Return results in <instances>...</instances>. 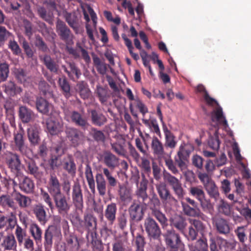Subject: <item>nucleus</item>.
Segmentation results:
<instances>
[{"label": "nucleus", "instance_id": "f257e3e1", "mask_svg": "<svg viewBox=\"0 0 251 251\" xmlns=\"http://www.w3.org/2000/svg\"><path fill=\"white\" fill-rule=\"evenodd\" d=\"M72 223L77 231L81 233L86 231L88 234L92 233L96 234L97 219L91 213L85 214L83 219H82L79 216L76 215Z\"/></svg>", "mask_w": 251, "mask_h": 251}, {"label": "nucleus", "instance_id": "f03ea898", "mask_svg": "<svg viewBox=\"0 0 251 251\" xmlns=\"http://www.w3.org/2000/svg\"><path fill=\"white\" fill-rule=\"evenodd\" d=\"M103 174L97 173L95 176L96 187L99 194L102 197L106 195L107 190V182L108 186L110 187H115L118 183V181L113 176L112 174L108 168L102 169Z\"/></svg>", "mask_w": 251, "mask_h": 251}, {"label": "nucleus", "instance_id": "7ed1b4c3", "mask_svg": "<svg viewBox=\"0 0 251 251\" xmlns=\"http://www.w3.org/2000/svg\"><path fill=\"white\" fill-rule=\"evenodd\" d=\"M163 236L170 251H177L182 244L179 234L174 229L167 230L163 233Z\"/></svg>", "mask_w": 251, "mask_h": 251}, {"label": "nucleus", "instance_id": "20e7f679", "mask_svg": "<svg viewBox=\"0 0 251 251\" xmlns=\"http://www.w3.org/2000/svg\"><path fill=\"white\" fill-rule=\"evenodd\" d=\"M66 137L74 147H78L82 144L85 139L83 133L78 128L75 127H67L65 130Z\"/></svg>", "mask_w": 251, "mask_h": 251}, {"label": "nucleus", "instance_id": "39448f33", "mask_svg": "<svg viewBox=\"0 0 251 251\" xmlns=\"http://www.w3.org/2000/svg\"><path fill=\"white\" fill-rule=\"evenodd\" d=\"M145 231L150 240H158L161 235V230L158 223L152 218H146L144 222Z\"/></svg>", "mask_w": 251, "mask_h": 251}, {"label": "nucleus", "instance_id": "423d86ee", "mask_svg": "<svg viewBox=\"0 0 251 251\" xmlns=\"http://www.w3.org/2000/svg\"><path fill=\"white\" fill-rule=\"evenodd\" d=\"M56 32L60 39L64 41L66 45H73L74 36L66 24L60 20L56 22Z\"/></svg>", "mask_w": 251, "mask_h": 251}, {"label": "nucleus", "instance_id": "0eeeda50", "mask_svg": "<svg viewBox=\"0 0 251 251\" xmlns=\"http://www.w3.org/2000/svg\"><path fill=\"white\" fill-rule=\"evenodd\" d=\"M155 187L160 199L165 207L170 206L176 201L164 183L156 184Z\"/></svg>", "mask_w": 251, "mask_h": 251}, {"label": "nucleus", "instance_id": "6e6552de", "mask_svg": "<svg viewBox=\"0 0 251 251\" xmlns=\"http://www.w3.org/2000/svg\"><path fill=\"white\" fill-rule=\"evenodd\" d=\"M53 200L58 214L62 216L68 214L72 206L70 198L62 193L53 197Z\"/></svg>", "mask_w": 251, "mask_h": 251}, {"label": "nucleus", "instance_id": "1a4fd4ad", "mask_svg": "<svg viewBox=\"0 0 251 251\" xmlns=\"http://www.w3.org/2000/svg\"><path fill=\"white\" fill-rule=\"evenodd\" d=\"M72 202L76 210L82 211L84 207L82 190L79 182H75L72 186Z\"/></svg>", "mask_w": 251, "mask_h": 251}, {"label": "nucleus", "instance_id": "9d476101", "mask_svg": "<svg viewBox=\"0 0 251 251\" xmlns=\"http://www.w3.org/2000/svg\"><path fill=\"white\" fill-rule=\"evenodd\" d=\"M190 151L185 144H181L178 149L176 155L175 156V161L181 170L185 169L190 154Z\"/></svg>", "mask_w": 251, "mask_h": 251}, {"label": "nucleus", "instance_id": "9b49d317", "mask_svg": "<svg viewBox=\"0 0 251 251\" xmlns=\"http://www.w3.org/2000/svg\"><path fill=\"white\" fill-rule=\"evenodd\" d=\"M18 183L14 182L15 185H18L20 190L24 193L29 194L33 193L35 184L34 181L27 176H25L22 173H19L17 177Z\"/></svg>", "mask_w": 251, "mask_h": 251}, {"label": "nucleus", "instance_id": "f8f14e48", "mask_svg": "<svg viewBox=\"0 0 251 251\" xmlns=\"http://www.w3.org/2000/svg\"><path fill=\"white\" fill-rule=\"evenodd\" d=\"M6 164L11 172L13 173H21V161L20 155L14 152L9 151L6 157Z\"/></svg>", "mask_w": 251, "mask_h": 251}, {"label": "nucleus", "instance_id": "ddd939ff", "mask_svg": "<svg viewBox=\"0 0 251 251\" xmlns=\"http://www.w3.org/2000/svg\"><path fill=\"white\" fill-rule=\"evenodd\" d=\"M211 220L213 226L218 233L224 235L229 234L230 227L227 220L219 216H214Z\"/></svg>", "mask_w": 251, "mask_h": 251}, {"label": "nucleus", "instance_id": "4468645a", "mask_svg": "<svg viewBox=\"0 0 251 251\" xmlns=\"http://www.w3.org/2000/svg\"><path fill=\"white\" fill-rule=\"evenodd\" d=\"M129 222L131 230L134 222H138L142 220L144 216L143 207L139 204L134 203L129 209Z\"/></svg>", "mask_w": 251, "mask_h": 251}, {"label": "nucleus", "instance_id": "2eb2a0df", "mask_svg": "<svg viewBox=\"0 0 251 251\" xmlns=\"http://www.w3.org/2000/svg\"><path fill=\"white\" fill-rule=\"evenodd\" d=\"M141 177V180L137 186L136 194L140 202L147 205V201L149 200V197L147 193V190L149 182L143 173H142Z\"/></svg>", "mask_w": 251, "mask_h": 251}, {"label": "nucleus", "instance_id": "dca6fc26", "mask_svg": "<svg viewBox=\"0 0 251 251\" xmlns=\"http://www.w3.org/2000/svg\"><path fill=\"white\" fill-rule=\"evenodd\" d=\"M13 136L15 150L19 151L22 155L27 156L29 149L25 144L24 134L17 132L14 133Z\"/></svg>", "mask_w": 251, "mask_h": 251}, {"label": "nucleus", "instance_id": "f3484780", "mask_svg": "<svg viewBox=\"0 0 251 251\" xmlns=\"http://www.w3.org/2000/svg\"><path fill=\"white\" fill-rule=\"evenodd\" d=\"M182 210L185 215L192 217H198L201 220L207 222L208 217L201 212L197 207H191L188 203L182 202L181 203Z\"/></svg>", "mask_w": 251, "mask_h": 251}, {"label": "nucleus", "instance_id": "a211bd4d", "mask_svg": "<svg viewBox=\"0 0 251 251\" xmlns=\"http://www.w3.org/2000/svg\"><path fill=\"white\" fill-rule=\"evenodd\" d=\"M48 189L52 198L62 194L61 184L54 173L50 175Z\"/></svg>", "mask_w": 251, "mask_h": 251}, {"label": "nucleus", "instance_id": "6ab92c4d", "mask_svg": "<svg viewBox=\"0 0 251 251\" xmlns=\"http://www.w3.org/2000/svg\"><path fill=\"white\" fill-rule=\"evenodd\" d=\"M71 122L76 126L80 127L82 129L85 130L89 126L86 116L76 111H73L70 113Z\"/></svg>", "mask_w": 251, "mask_h": 251}, {"label": "nucleus", "instance_id": "aec40b11", "mask_svg": "<svg viewBox=\"0 0 251 251\" xmlns=\"http://www.w3.org/2000/svg\"><path fill=\"white\" fill-rule=\"evenodd\" d=\"M56 234L60 235L61 232L54 226L49 227L45 232L44 246L46 251H50L52 247V238Z\"/></svg>", "mask_w": 251, "mask_h": 251}, {"label": "nucleus", "instance_id": "412c9836", "mask_svg": "<svg viewBox=\"0 0 251 251\" xmlns=\"http://www.w3.org/2000/svg\"><path fill=\"white\" fill-rule=\"evenodd\" d=\"M170 225L181 233H184L187 226L185 218L180 215L176 214L169 219Z\"/></svg>", "mask_w": 251, "mask_h": 251}, {"label": "nucleus", "instance_id": "4be33fe9", "mask_svg": "<svg viewBox=\"0 0 251 251\" xmlns=\"http://www.w3.org/2000/svg\"><path fill=\"white\" fill-rule=\"evenodd\" d=\"M36 107L40 113L46 115H51L53 107L51 103L42 97L37 98Z\"/></svg>", "mask_w": 251, "mask_h": 251}, {"label": "nucleus", "instance_id": "5701e85b", "mask_svg": "<svg viewBox=\"0 0 251 251\" xmlns=\"http://www.w3.org/2000/svg\"><path fill=\"white\" fill-rule=\"evenodd\" d=\"M14 196V190L11 193L0 195V206L3 208L16 210Z\"/></svg>", "mask_w": 251, "mask_h": 251}, {"label": "nucleus", "instance_id": "b1692460", "mask_svg": "<svg viewBox=\"0 0 251 251\" xmlns=\"http://www.w3.org/2000/svg\"><path fill=\"white\" fill-rule=\"evenodd\" d=\"M25 171L28 174L33 176L37 179L42 176V173L33 159L30 158L25 159Z\"/></svg>", "mask_w": 251, "mask_h": 251}, {"label": "nucleus", "instance_id": "393cba45", "mask_svg": "<svg viewBox=\"0 0 251 251\" xmlns=\"http://www.w3.org/2000/svg\"><path fill=\"white\" fill-rule=\"evenodd\" d=\"M103 163L109 169H114L119 165V159L109 151H104L101 156Z\"/></svg>", "mask_w": 251, "mask_h": 251}, {"label": "nucleus", "instance_id": "a878e982", "mask_svg": "<svg viewBox=\"0 0 251 251\" xmlns=\"http://www.w3.org/2000/svg\"><path fill=\"white\" fill-rule=\"evenodd\" d=\"M14 194L16 209L18 208V206L21 208L24 209L30 206L31 203V199L29 197L22 194L16 190H14Z\"/></svg>", "mask_w": 251, "mask_h": 251}, {"label": "nucleus", "instance_id": "bb28decb", "mask_svg": "<svg viewBox=\"0 0 251 251\" xmlns=\"http://www.w3.org/2000/svg\"><path fill=\"white\" fill-rule=\"evenodd\" d=\"M47 129L52 135H57L62 131L63 124L58 119H53L51 117L46 121Z\"/></svg>", "mask_w": 251, "mask_h": 251}, {"label": "nucleus", "instance_id": "cd10ccee", "mask_svg": "<svg viewBox=\"0 0 251 251\" xmlns=\"http://www.w3.org/2000/svg\"><path fill=\"white\" fill-rule=\"evenodd\" d=\"M151 149L153 154L158 158H162L165 154L163 143L154 136L152 138Z\"/></svg>", "mask_w": 251, "mask_h": 251}, {"label": "nucleus", "instance_id": "c85d7f7f", "mask_svg": "<svg viewBox=\"0 0 251 251\" xmlns=\"http://www.w3.org/2000/svg\"><path fill=\"white\" fill-rule=\"evenodd\" d=\"M17 246V241L13 234H10L3 237L0 247L4 251H15Z\"/></svg>", "mask_w": 251, "mask_h": 251}, {"label": "nucleus", "instance_id": "c756f323", "mask_svg": "<svg viewBox=\"0 0 251 251\" xmlns=\"http://www.w3.org/2000/svg\"><path fill=\"white\" fill-rule=\"evenodd\" d=\"M8 224L7 228L13 229L17 224V218L14 212H11L10 215L6 217L3 215H0V228H2Z\"/></svg>", "mask_w": 251, "mask_h": 251}, {"label": "nucleus", "instance_id": "7c9ffc66", "mask_svg": "<svg viewBox=\"0 0 251 251\" xmlns=\"http://www.w3.org/2000/svg\"><path fill=\"white\" fill-rule=\"evenodd\" d=\"M117 211L116 203L112 202L107 205L104 212V216L110 225H112L116 220Z\"/></svg>", "mask_w": 251, "mask_h": 251}, {"label": "nucleus", "instance_id": "2f4dec72", "mask_svg": "<svg viewBox=\"0 0 251 251\" xmlns=\"http://www.w3.org/2000/svg\"><path fill=\"white\" fill-rule=\"evenodd\" d=\"M58 84L63 95L65 98L69 99L72 95L71 92V86L66 77L63 76L59 77Z\"/></svg>", "mask_w": 251, "mask_h": 251}, {"label": "nucleus", "instance_id": "473e14b6", "mask_svg": "<svg viewBox=\"0 0 251 251\" xmlns=\"http://www.w3.org/2000/svg\"><path fill=\"white\" fill-rule=\"evenodd\" d=\"M217 244L219 249L222 251H227L234 250L239 243L235 240L228 241L222 237H218L217 238Z\"/></svg>", "mask_w": 251, "mask_h": 251}, {"label": "nucleus", "instance_id": "72a5a7b5", "mask_svg": "<svg viewBox=\"0 0 251 251\" xmlns=\"http://www.w3.org/2000/svg\"><path fill=\"white\" fill-rule=\"evenodd\" d=\"M3 87H4V92L9 97L20 95L22 92V88L12 81H8Z\"/></svg>", "mask_w": 251, "mask_h": 251}, {"label": "nucleus", "instance_id": "f704fd0d", "mask_svg": "<svg viewBox=\"0 0 251 251\" xmlns=\"http://www.w3.org/2000/svg\"><path fill=\"white\" fill-rule=\"evenodd\" d=\"M33 212L40 224L45 225L47 221V218L44 205L41 203L35 205L33 208Z\"/></svg>", "mask_w": 251, "mask_h": 251}, {"label": "nucleus", "instance_id": "c9c22d12", "mask_svg": "<svg viewBox=\"0 0 251 251\" xmlns=\"http://www.w3.org/2000/svg\"><path fill=\"white\" fill-rule=\"evenodd\" d=\"M91 114V121L93 125L101 126L107 122V119L102 113L98 112L95 109H92L90 112Z\"/></svg>", "mask_w": 251, "mask_h": 251}, {"label": "nucleus", "instance_id": "e433bc0d", "mask_svg": "<svg viewBox=\"0 0 251 251\" xmlns=\"http://www.w3.org/2000/svg\"><path fill=\"white\" fill-rule=\"evenodd\" d=\"M165 135V146L171 149H175L177 145L176 137L167 127L163 128Z\"/></svg>", "mask_w": 251, "mask_h": 251}, {"label": "nucleus", "instance_id": "4c0bfd02", "mask_svg": "<svg viewBox=\"0 0 251 251\" xmlns=\"http://www.w3.org/2000/svg\"><path fill=\"white\" fill-rule=\"evenodd\" d=\"M76 91L79 93L80 97L83 99H87L90 95V90L87 83L85 81H78L76 85Z\"/></svg>", "mask_w": 251, "mask_h": 251}, {"label": "nucleus", "instance_id": "58836bf2", "mask_svg": "<svg viewBox=\"0 0 251 251\" xmlns=\"http://www.w3.org/2000/svg\"><path fill=\"white\" fill-rule=\"evenodd\" d=\"M42 60L46 68L50 72L54 74H57L59 69V66L50 55L48 54L44 55Z\"/></svg>", "mask_w": 251, "mask_h": 251}, {"label": "nucleus", "instance_id": "ea45409f", "mask_svg": "<svg viewBox=\"0 0 251 251\" xmlns=\"http://www.w3.org/2000/svg\"><path fill=\"white\" fill-rule=\"evenodd\" d=\"M65 241L67 246L71 251H77L79 248V244L77 236L74 233L66 235Z\"/></svg>", "mask_w": 251, "mask_h": 251}, {"label": "nucleus", "instance_id": "a19ab883", "mask_svg": "<svg viewBox=\"0 0 251 251\" xmlns=\"http://www.w3.org/2000/svg\"><path fill=\"white\" fill-rule=\"evenodd\" d=\"M211 120L213 122H217L225 126H227V121L223 115L222 108L220 107L211 113Z\"/></svg>", "mask_w": 251, "mask_h": 251}, {"label": "nucleus", "instance_id": "79ce46f5", "mask_svg": "<svg viewBox=\"0 0 251 251\" xmlns=\"http://www.w3.org/2000/svg\"><path fill=\"white\" fill-rule=\"evenodd\" d=\"M32 115V111L26 106H22L19 107V116L23 123H27L30 122Z\"/></svg>", "mask_w": 251, "mask_h": 251}, {"label": "nucleus", "instance_id": "37998d69", "mask_svg": "<svg viewBox=\"0 0 251 251\" xmlns=\"http://www.w3.org/2000/svg\"><path fill=\"white\" fill-rule=\"evenodd\" d=\"M27 132L30 144L32 145H37L40 140L38 128L36 127L32 126L27 129Z\"/></svg>", "mask_w": 251, "mask_h": 251}, {"label": "nucleus", "instance_id": "c03bdc74", "mask_svg": "<svg viewBox=\"0 0 251 251\" xmlns=\"http://www.w3.org/2000/svg\"><path fill=\"white\" fill-rule=\"evenodd\" d=\"M204 188L210 198L214 199L215 201L219 199L220 197L219 189L214 181L210 182V184L206 185Z\"/></svg>", "mask_w": 251, "mask_h": 251}, {"label": "nucleus", "instance_id": "a18cd8bd", "mask_svg": "<svg viewBox=\"0 0 251 251\" xmlns=\"http://www.w3.org/2000/svg\"><path fill=\"white\" fill-rule=\"evenodd\" d=\"M85 175L88 186L91 192H95V182L91 166L87 164L85 169Z\"/></svg>", "mask_w": 251, "mask_h": 251}, {"label": "nucleus", "instance_id": "49530a36", "mask_svg": "<svg viewBox=\"0 0 251 251\" xmlns=\"http://www.w3.org/2000/svg\"><path fill=\"white\" fill-rule=\"evenodd\" d=\"M96 94L100 101L103 104H105L110 97L108 89L100 86H97Z\"/></svg>", "mask_w": 251, "mask_h": 251}, {"label": "nucleus", "instance_id": "de8ad7c7", "mask_svg": "<svg viewBox=\"0 0 251 251\" xmlns=\"http://www.w3.org/2000/svg\"><path fill=\"white\" fill-rule=\"evenodd\" d=\"M92 56L94 65L98 73L102 75H105L107 70L106 64L102 62L100 58L94 53H92Z\"/></svg>", "mask_w": 251, "mask_h": 251}, {"label": "nucleus", "instance_id": "09e8293b", "mask_svg": "<svg viewBox=\"0 0 251 251\" xmlns=\"http://www.w3.org/2000/svg\"><path fill=\"white\" fill-rule=\"evenodd\" d=\"M234 233L241 245L245 244L248 239L247 227L243 226H237L234 230Z\"/></svg>", "mask_w": 251, "mask_h": 251}, {"label": "nucleus", "instance_id": "8fccbe9b", "mask_svg": "<svg viewBox=\"0 0 251 251\" xmlns=\"http://www.w3.org/2000/svg\"><path fill=\"white\" fill-rule=\"evenodd\" d=\"M189 194L198 201L205 197V193L201 186H192L189 189Z\"/></svg>", "mask_w": 251, "mask_h": 251}, {"label": "nucleus", "instance_id": "3c124183", "mask_svg": "<svg viewBox=\"0 0 251 251\" xmlns=\"http://www.w3.org/2000/svg\"><path fill=\"white\" fill-rule=\"evenodd\" d=\"M68 64L70 69V73H71V76L68 77L72 81H76L81 75V71L73 62H68Z\"/></svg>", "mask_w": 251, "mask_h": 251}, {"label": "nucleus", "instance_id": "603ef678", "mask_svg": "<svg viewBox=\"0 0 251 251\" xmlns=\"http://www.w3.org/2000/svg\"><path fill=\"white\" fill-rule=\"evenodd\" d=\"M64 18L66 22L71 27L75 30H77L78 28V19L75 14L66 12L64 15Z\"/></svg>", "mask_w": 251, "mask_h": 251}, {"label": "nucleus", "instance_id": "864d4df0", "mask_svg": "<svg viewBox=\"0 0 251 251\" xmlns=\"http://www.w3.org/2000/svg\"><path fill=\"white\" fill-rule=\"evenodd\" d=\"M29 231L36 242L41 241L42 230L36 223H33L30 224Z\"/></svg>", "mask_w": 251, "mask_h": 251}, {"label": "nucleus", "instance_id": "5fc2aeb1", "mask_svg": "<svg viewBox=\"0 0 251 251\" xmlns=\"http://www.w3.org/2000/svg\"><path fill=\"white\" fill-rule=\"evenodd\" d=\"M189 222L201 234L203 235L205 232L206 226L201 220L196 219H190Z\"/></svg>", "mask_w": 251, "mask_h": 251}, {"label": "nucleus", "instance_id": "6e6d98bb", "mask_svg": "<svg viewBox=\"0 0 251 251\" xmlns=\"http://www.w3.org/2000/svg\"><path fill=\"white\" fill-rule=\"evenodd\" d=\"M152 215L158 220L160 223L163 228L166 227L168 225V219L165 215L161 212L159 210H154L151 213Z\"/></svg>", "mask_w": 251, "mask_h": 251}, {"label": "nucleus", "instance_id": "4d7b16f0", "mask_svg": "<svg viewBox=\"0 0 251 251\" xmlns=\"http://www.w3.org/2000/svg\"><path fill=\"white\" fill-rule=\"evenodd\" d=\"M9 74V65L6 62L0 63V80L5 81Z\"/></svg>", "mask_w": 251, "mask_h": 251}, {"label": "nucleus", "instance_id": "13d9d810", "mask_svg": "<svg viewBox=\"0 0 251 251\" xmlns=\"http://www.w3.org/2000/svg\"><path fill=\"white\" fill-rule=\"evenodd\" d=\"M164 180L171 187V188L181 183V181L178 178L172 176L169 173H164Z\"/></svg>", "mask_w": 251, "mask_h": 251}, {"label": "nucleus", "instance_id": "bf43d9fd", "mask_svg": "<svg viewBox=\"0 0 251 251\" xmlns=\"http://www.w3.org/2000/svg\"><path fill=\"white\" fill-rule=\"evenodd\" d=\"M188 248L192 246L195 247L199 251H207L208 245L207 243V240L205 238L200 239L198 240L195 244H188Z\"/></svg>", "mask_w": 251, "mask_h": 251}, {"label": "nucleus", "instance_id": "052dcab7", "mask_svg": "<svg viewBox=\"0 0 251 251\" xmlns=\"http://www.w3.org/2000/svg\"><path fill=\"white\" fill-rule=\"evenodd\" d=\"M231 206L223 200L220 201L218 205V210L220 213L228 216L231 213Z\"/></svg>", "mask_w": 251, "mask_h": 251}, {"label": "nucleus", "instance_id": "680f3d73", "mask_svg": "<svg viewBox=\"0 0 251 251\" xmlns=\"http://www.w3.org/2000/svg\"><path fill=\"white\" fill-rule=\"evenodd\" d=\"M63 169L71 175H74L75 174L76 166L74 161L71 159L64 163Z\"/></svg>", "mask_w": 251, "mask_h": 251}, {"label": "nucleus", "instance_id": "e2e57ef3", "mask_svg": "<svg viewBox=\"0 0 251 251\" xmlns=\"http://www.w3.org/2000/svg\"><path fill=\"white\" fill-rule=\"evenodd\" d=\"M12 35L5 26L0 25V47L3 46L9 37Z\"/></svg>", "mask_w": 251, "mask_h": 251}, {"label": "nucleus", "instance_id": "0e129e2a", "mask_svg": "<svg viewBox=\"0 0 251 251\" xmlns=\"http://www.w3.org/2000/svg\"><path fill=\"white\" fill-rule=\"evenodd\" d=\"M35 45L39 50L44 52H47L49 50V48L47 44L44 41L43 38L39 35L35 37Z\"/></svg>", "mask_w": 251, "mask_h": 251}, {"label": "nucleus", "instance_id": "69168bd1", "mask_svg": "<svg viewBox=\"0 0 251 251\" xmlns=\"http://www.w3.org/2000/svg\"><path fill=\"white\" fill-rule=\"evenodd\" d=\"M14 73L16 78L21 83L25 82L26 80V72L23 69L16 68Z\"/></svg>", "mask_w": 251, "mask_h": 251}, {"label": "nucleus", "instance_id": "338daca9", "mask_svg": "<svg viewBox=\"0 0 251 251\" xmlns=\"http://www.w3.org/2000/svg\"><path fill=\"white\" fill-rule=\"evenodd\" d=\"M92 236L91 244L93 249L96 251H101L103 250V247L101 241L98 238L97 234H91Z\"/></svg>", "mask_w": 251, "mask_h": 251}, {"label": "nucleus", "instance_id": "774afa93", "mask_svg": "<svg viewBox=\"0 0 251 251\" xmlns=\"http://www.w3.org/2000/svg\"><path fill=\"white\" fill-rule=\"evenodd\" d=\"M8 48L11 50L13 54L19 55L22 53V50L17 42L14 40H10L8 44Z\"/></svg>", "mask_w": 251, "mask_h": 251}]
</instances>
